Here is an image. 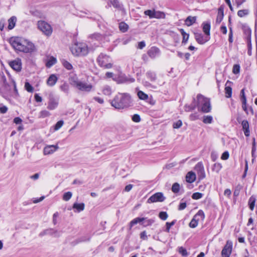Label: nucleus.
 I'll return each mask as SVG.
<instances>
[{
	"instance_id": "obj_1",
	"label": "nucleus",
	"mask_w": 257,
	"mask_h": 257,
	"mask_svg": "<svg viewBox=\"0 0 257 257\" xmlns=\"http://www.w3.org/2000/svg\"><path fill=\"white\" fill-rule=\"evenodd\" d=\"M9 42L17 52L29 53L36 49L35 45L31 41L23 37H12L9 39Z\"/></svg>"
},
{
	"instance_id": "obj_2",
	"label": "nucleus",
	"mask_w": 257,
	"mask_h": 257,
	"mask_svg": "<svg viewBox=\"0 0 257 257\" xmlns=\"http://www.w3.org/2000/svg\"><path fill=\"white\" fill-rule=\"evenodd\" d=\"M131 97L128 93H118L111 100L112 106L117 109H124L131 105Z\"/></svg>"
},
{
	"instance_id": "obj_3",
	"label": "nucleus",
	"mask_w": 257,
	"mask_h": 257,
	"mask_svg": "<svg viewBox=\"0 0 257 257\" xmlns=\"http://www.w3.org/2000/svg\"><path fill=\"white\" fill-rule=\"evenodd\" d=\"M70 84L82 91L89 92L92 88V85L80 80L76 76L69 78Z\"/></svg>"
},
{
	"instance_id": "obj_4",
	"label": "nucleus",
	"mask_w": 257,
	"mask_h": 257,
	"mask_svg": "<svg viewBox=\"0 0 257 257\" xmlns=\"http://www.w3.org/2000/svg\"><path fill=\"white\" fill-rule=\"evenodd\" d=\"M198 107L199 110L204 113H208L211 110V105L209 99L201 94L197 95Z\"/></svg>"
},
{
	"instance_id": "obj_5",
	"label": "nucleus",
	"mask_w": 257,
	"mask_h": 257,
	"mask_svg": "<svg viewBox=\"0 0 257 257\" xmlns=\"http://www.w3.org/2000/svg\"><path fill=\"white\" fill-rule=\"evenodd\" d=\"M70 49L72 53L75 56H85L88 53L87 46L83 43H75Z\"/></svg>"
},
{
	"instance_id": "obj_6",
	"label": "nucleus",
	"mask_w": 257,
	"mask_h": 257,
	"mask_svg": "<svg viewBox=\"0 0 257 257\" xmlns=\"http://www.w3.org/2000/svg\"><path fill=\"white\" fill-rule=\"evenodd\" d=\"M98 65L105 69H110L112 67L111 58L105 54H100L97 59Z\"/></svg>"
},
{
	"instance_id": "obj_7",
	"label": "nucleus",
	"mask_w": 257,
	"mask_h": 257,
	"mask_svg": "<svg viewBox=\"0 0 257 257\" xmlns=\"http://www.w3.org/2000/svg\"><path fill=\"white\" fill-rule=\"evenodd\" d=\"M38 29L46 36L51 35L53 29L51 26L44 21H39L37 24Z\"/></svg>"
},
{
	"instance_id": "obj_8",
	"label": "nucleus",
	"mask_w": 257,
	"mask_h": 257,
	"mask_svg": "<svg viewBox=\"0 0 257 257\" xmlns=\"http://www.w3.org/2000/svg\"><path fill=\"white\" fill-rule=\"evenodd\" d=\"M205 218V215L203 211L201 210L194 216L193 218L189 223V226L191 228H195L198 224V222L200 220L203 221Z\"/></svg>"
},
{
	"instance_id": "obj_9",
	"label": "nucleus",
	"mask_w": 257,
	"mask_h": 257,
	"mask_svg": "<svg viewBox=\"0 0 257 257\" xmlns=\"http://www.w3.org/2000/svg\"><path fill=\"white\" fill-rule=\"evenodd\" d=\"M232 250V242L227 240L221 251L222 257H230Z\"/></svg>"
},
{
	"instance_id": "obj_10",
	"label": "nucleus",
	"mask_w": 257,
	"mask_h": 257,
	"mask_svg": "<svg viewBox=\"0 0 257 257\" xmlns=\"http://www.w3.org/2000/svg\"><path fill=\"white\" fill-rule=\"evenodd\" d=\"M165 197L161 192H157L152 195L147 201L149 203L157 202H163L165 200Z\"/></svg>"
},
{
	"instance_id": "obj_11",
	"label": "nucleus",
	"mask_w": 257,
	"mask_h": 257,
	"mask_svg": "<svg viewBox=\"0 0 257 257\" xmlns=\"http://www.w3.org/2000/svg\"><path fill=\"white\" fill-rule=\"evenodd\" d=\"M9 65L14 70L20 72L22 69V61L20 58H17L13 61H10Z\"/></svg>"
},
{
	"instance_id": "obj_12",
	"label": "nucleus",
	"mask_w": 257,
	"mask_h": 257,
	"mask_svg": "<svg viewBox=\"0 0 257 257\" xmlns=\"http://www.w3.org/2000/svg\"><path fill=\"white\" fill-rule=\"evenodd\" d=\"M195 170L197 172L199 179L202 180L205 177V173L202 163H198L195 167Z\"/></svg>"
},
{
	"instance_id": "obj_13",
	"label": "nucleus",
	"mask_w": 257,
	"mask_h": 257,
	"mask_svg": "<svg viewBox=\"0 0 257 257\" xmlns=\"http://www.w3.org/2000/svg\"><path fill=\"white\" fill-rule=\"evenodd\" d=\"M59 149V147L56 145H47L45 146L43 150L44 155H49L52 154Z\"/></svg>"
},
{
	"instance_id": "obj_14",
	"label": "nucleus",
	"mask_w": 257,
	"mask_h": 257,
	"mask_svg": "<svg viewBox=\"0 0 257 257\" xmlns=\"http://www.w3.org/2000/svg\"><path fill=\"white\" fill-rule=\"evenodd\" d=\"M195 38L196 41L200 44H204L207 42L210 39L209 37H204L203 35L201 33H194Z\"/></svg>"
},
{
	"instance_id": "obj_15",
	"label": "nucleus",
	"mask_w": 257,
	"mask_h": 257,
	"mask_svg": "<svg viewBox=\"0 0 257 257\" xmlns=\"http://www.w3.org/2000/svg\"><path fill=\"white\" fill-rule=\"evenodd\" d=\"M160 54V51L156 47H151L148 51V55L152 59H155L159 56Z\"/></svg>"
},
{
	"instance_id": "obj_16",
	"label": "nucleus",
	"mask_w": 257,
	"mask_h": 257,
	"mask_svg": "<svg viewBox=\"0 0 257 257\" xmlns=\"http://www.w3.org/2000/svg\"><path fill=\"white\" fill-rule=\"evenodd\" d=\"M58 78L55 74H51L47 79V84L49 86H53L57 82Z\"/></svg>"
},
{
	"instance_id": "obj_17",
	"label": "nucleus",
	"mask_w": 257,
	"mask_h": 257,
	"mask_svg": "<svg viewBox=\"0 0 257 257\" xmlns=\"http://www.w3.org/2000/svg\"><path fill=\"white\" fill-rule=\"evenodd\" d=\"M58 105V100H56L53 98H51L49 101L47 108L50 110H53L55 109Z\"/></svg>"
},
{
	"instance_id": "obj_18",
	"label": "nucleus",
	"mask_w": 257,
	"mask_h": 257,
	"mask_svg": "<svg viewBox=\"0 0 257 257\" xmlns=\"http://www.w3.org/2000/svg\"><path fill=\"white\" fill-rule=\"evenodd\" d=\"M241 125L244 132V135L246 137L249 136V123L246 120H243L241 122Z\"/></svg>"
},
{
	"instance_id": "obj_19",
	"label": "nucleus",
	"mask_w": 257,
	"mask_h": 257,
	"mask_svg": "<svg viewBox=\"0 0 257 257\" xmlns=\"http://www.w3.org/2000/svg\"><path fill=\"white\" fill-rule=\"evenodd\" d=\"M196 174L192 171L189 172L186 176V180L187 182L191 183L196 180Z\"/></svg>"
},
{
	"instance_id": "obj_20",
	"label": "nucleus",
	"mask_w": 257,
	"mask_h": 257,
	"mask_svg": "<svg viewBox=\"0 0 257 257\" xmlns=\"http://www.w3.org/2000/svg\"><path fill=\"white\" fill-rule=\"evenodd\" d=\"M203 32L209 37L210 35V24L208 22H204L202 24Z\"/></svg>"
},
{
	"instance_id": "obj_21",
	"label": "nucleus",
	"mask_w": 257,
	"mask_h": 257,
	"mask_svg": "<svg viewBox=\"0 0 257 257\" xmlns=\"http://www.w3.org/2000/svg\"><path fill=\"white\" fill-rule=\"evenodd\" d=\"M43 234H50L54 235V236L56 237L60 236L59 232H58L57 230H54L52 229L46 230L43 233H41L40 234V235H41Z\"/></svg>"
},
{
	"instance_id": "obj_22",
	"label": "nucleus",
	"mask_w": 257,
	"mask_h": 257,
	"mask_svg": "<svg viewBox=\"0 0 257 257\" xmlns=\"http://www.w3.org/2000/svg\"><path fill=\"white\" fill-rule=\"evenodd\" d=\"M72 207L76 209L77 212H80L84 209L85 204L83 203H75L73 204Z\"/></svg>"
},
{
	"instance_id": "obj_23",
	"label": "nucleus",
	"mask_w": 257,
	"mask_h": 257,
	"mask_svg": "<svg viewBox=\"0 0 257 257\" xmlns=\"http://www.w3.org/2000/svg\"><path fill=\"white\" fill-rule=\"evenodd\" d=\"M16 21H17V18L15 16H13L9 19V20H8V22H9L8 29L9 30H12L15 27V26L16 25Z\"/></svg>"
},
{
	"instance_id": "obj_24",
	"label": "nucleus",
	"mask_w": 257,
	"mask_h": 257,
	"mask_svg": "<svg viewBox=\"0 0 257 257\" xmlns=\"http://www.w3.org/2000/svg\"><path fill=\"white\" fill-rule=\"evenodd\" d=\"M196 20V17L189 16L186 18V19L185 21V24L187 26H190L195 23Z\"/></svg>"
},
{
	"instance_id": "obj_25",
	"label": "nucleus",
	"mask_w": 257,
	"mask_h": 257,
	"mask_svg": "<svg viewBox=\"0 0 257 257\" xmlns=\"http://www.w3.org/2000/svg\"><path fill=\"white\" fill-rule=\"evenodd\" d=\"M145 219H146V218H144V217H143V218L137 217V218L134 219L133 220H132L131 221V222L130 223V228H131L134 225H135L138 223L142 222Z\"/></svg>"
},
{
	"instance_id": "obj_26",
	"label": "nucleus",
	"mask_w": 257,
	"mask_h": 257,
	"mask_svg": "<svg viewBox=\"0 0 257 257\" xmlns=\"http://www.w3.org/2000/svg\"><path fill=\"white\" fill-rule=\"evenodd\" d=\"M57 62V59L56 58L51 56L48 58L47 62H46V65L47 67L50 68Z\"/></svg>"
},
{
	"instance_id": "obj_27",
	"label": "nucleus",
	"mask_w": 257,
	"mask_h": 257,
	"mask_svg": "<svg viewBox=\"0 0 257 257\" xmlns=\"http://www.w3.org/2000/svg\"><path fill=\"white\" fill-rule=\"evenodd\" d=\"M102 92L104 95L109 96L112 93V90L110 86L105 85L102 88Z\"/></svg>"
},
{
	"instance_id": "obj_28",
	"label": "nucleus",
	"mask_w": 257,
	"mask_h": 257,
	"mask_svg": "<svg viewBox=\"0 0 257 257\" xmlns=\"http://www.w3.org/2000/svg\"><path fill=\"white\" fill-rule=\"evenodd\" d=\"M255 201L256 199L255 197L253 196H251L249 199L248 205L251 210H253L254 209Z\"/></svg>"
},
{
	"instance_id": "obj_29",
	"label": "nucleus",
	"mask_w": 257,
	"mask_h": 257,
	"mask_svg": "<svg viewBox=\"0 0 257 257\" xmlns=\"http://www.w3.org/2000/svg\"><path fill=\"white\" fill-rule=\"evenodd\" d=\"M212 121L213 117L211 115H204L202 118V121L205 124H210Z\"/></svg>"
},
{
	"instance_id": "obj_30",
	"label": "nucleus",
	"mask_w": 257,
	"mask_h": 257,
	"mask_svg": "<svg viewBox=\"0 0 257 257\" xmlns=\"http://www.w3.org/2000/svg\"><path fill=\"white\" fill-rule=\"evenodd\" d=\"M137 95L140 99L143 100H146L148 99V97H149L148 94H146L145 93H144L143 91H142L141 90H139L138 92Z\"/></svg>"
},
{
	"instance_id": "obj_31",
	"label": "nucleus",
	"mask_w": 257,
	"mask_h": 257,
	"mask_svg": "<svg viewBox=\"0 0 257 257\" xmlns=\"http://www.w3.org/2000/svg\"><path fill=\"white\" fill-rule=\"evenodd\" d=\"M223 18V11L221 9H219L218 15L216 20V22L219 24L222 20Z\"/></svg>"
},
{
	"instance_id": "obj_32",
	"label": "nucleus",
	"mask_w": 257,
	"mask_h": 257,
	"mask_svg": "<svg viewBox=\"0 0 257 257\" xmlns=\"http://www.w3.org/2000/svg\"><path fill=\"white\" fill-rule=\"evenodd\" d=\"M180 31L183 36L182 43H186L189 39V35L186 33L182 29H180Z\"/></svg>"
},
{
	"instance_id": "obj_33",
	"label": "nucleus",
	"mask_w": 257,
	"mask_h": 257,
	"mask_svg": "<svg viewBox=\"0 0 257 257\" xmlns=\"http://www.w3.org/2000/svg\"><path fill=\"white\" fill-rule=\"evenodd\" d=\"M119 29L122 32H125L128 29V26L124 22H121L119 24Z\"/></svg>"
},
{
	"instance_id": "obj_34",
	"label": "nucleus",
	"mask_w": 257,
	"mask_h": 257,
	"mask_svg": "<svg viewBox=\"0 0 257 257\" xmlns=\"http://www.w3.org/2000/svg\"><path fill=\"white\" fill-rule=\"evenodd\" d=\"M165 15L163 12L154 11L153 18L160 19L164 18Z\"/></svg>"
},
{
	"instance_id": "obj_35",
	"label": "nucleus",
	"mask_w": 257,
	"mask_h": 257,
	"mask_svg": "<svg viewBox=\"0 0 257 257\" xmlns=\"http://www.w3.org/2000/svg\"><path fill=\"white\" fill-rule=\"evenodd\" d=\"M249 14V11L247 9L241 10L238 11L237 15L240 18H242L248 15Z\"/></svg>"
},
{
	"instance_id": "obj_36",
	"label": "nucleus",
	"mask_w": 257,
	"mask_h": 257,
	"mask_svg": "<svg viewBox=\"0 0 257 257\" xmlns=\"http://www.w3.org/2000/svg\"><path fill=\"white\" fill-rule=\"evenodd\" d=\"M72 196V193L71 192L68 191L65 193L63 195V200L65 201H69Z\"/></svg>"
},
{
	"instance_id": "obj_37",
	"label": "nucleus",
	"mask_w": 257,
	"mask_h": 257,
	"mask_svg": "<svg viewBox=\"0 0 257 257\" xmlns=\"http://www.w3.org/2000/svg\"><path fill=\"white\" fill-rule=\"evenodd\" d=\"M148 78H149L151 81H154L156 80V76L155 73L153 72H148L146 74Z\"/></svg>"
},
{
	"instance_id": "obj_38",
	"label": "nucleus",
	"mask_w": 257,
	"mask_h": 257,
	"mask_svg": "<svg viewBox=\"0 0 257 257\" xmlns=\"http://www.w3.org/2000/svg\"><path fill=\"white\" fill-rule=\"evenodd\" d=\"M225 96L227 98H230L232 95V89L229 86H226L225 88Z\"/></svg>"
},
{
	"instance_id": "obj_39",
	"label": "nucleus",
	"mask_w": 257,
	"mask_h": 257,
	"mask_svg": "<svg viewBox=\"0 0 257 257\" xmlns=\"http://www.w3.org/2000/svg\"><path fill=\"white\" fill-rule=\"evenodd\" d=\"M62 64L63 66L67 70H71L73 68V66L68 61L63 60L62 61Z\"/></svg>"
},
{
	"instance_id": "obj_40",
	"label": "nucleus",
	"mask_w": 257,
	"mask_h": 257,
	"mask_svg": "<svg viewBox=\"0 0 257 257\" xmlns=\"http://www.w3.org/2000/svg\"><path fill=\"white\" fill-rule=\"evenodd\" d=\"M180 190V185L178 183L173 184L172 187V191L175 193L179 192Z\"/></svg>"
},
{
	"instance_id": "obj_41",
	"label": "nucleus",
	"mask_w": 257,
	"mask_h": 257,
	"mask_svg": "<svg viewBox=\"0 0 257 257\" xmlns=\"http://www.w3.org/2000/svg\"><path fill=\"white\" fill-rule=\"evenodd\" d=\"M60 89L65 93H68L69 90V87L67 83H64L60 87Z\"/></svg>"
},
{
	"instance_id": "obj_42",
	"label": "nucleus",
	"mask_w": 257,
	"mask_h": 257,
	"mask_svg": "<svg viewBox=\"0 0 257 257\" xmlns=\"http://www.w3.org/2000/svg\"><path fill=\"white\" fill-rule=\"evenodd\" d=\"M50 115V113L48 111L44 110L40 112L39 117L41 118H45L49 116Z\"/></svg>"
},
{
	"instance_id": "obj_43",
	"label": "nucleus",
	"mask_w": 257,
	"mask_h": 257,
	"mask_svg": "<svg viewBox=\"0 0 257 257\" xmlns=\"http://www.w3.org/2000/svg\"><path fill=\"white\" fill-rule=\"evenodd\" d=\"M25 88L26 90L29 92H32L34 90L33 86L28 82L25 83Z\"/></svg>"
},
{
	"instance_id": "obj_44",
	"label": "nucleus",
	"mask_w": 257,
	"mask_h": 257,
	"mask_svg": "<svg viewBox=\"0 0 257 257\" xmlns=\"http://www.w3.org/2000/svg\"><path fill=\"white\" fill-rule=\"evenodd\" d=\"M179 252L183 256H187L188 254L186 249L183 247L179 248Z\"/></svg>"
},
{
	"instance_id": "obj_45",
	"label": "nucleus",
	"mask_w": 257,
	"mask_h": 257,
	"mask_svg": "<svg viewBox=\"0 0 257 257\" xmlns=\"http://www.w3.org/2000/svg\"><path fill=\"white\" fill-rule=\"evenodd\" d=\"M202 196H203V194L202 193H199V192H196L192 194V198L193 199L197 200V199L201 198L202 197Z\"/></svg>"
},
{
	"instance_id": "obj_46",
	"label": "nucleus",
	"mask_w": 257,
	"mask_h": 257,
	"mask_svg": "<svg viewBox=\"0 0 257 257\" xmlns=\"http://www.w3.org/2000/svg\"><path fill=\"white\" fill-rule=\"evenodd\" d=\"M176 221L173 220L171 222H166V231L167 232H169L170 229L171 227L172 226L174 225Z\"/></svg>"
},
{
	"instance_id": "obj_47",
	"label": "nucleus",
	"mask_w": 257,
	"mask_h": 257,
	"mask_svg": "<svg viewBox=\"0 0 257 257\" xmlns=\"http://www.w3.org/2000/svg\"><path fill=\"white\" fill-rule=\"evenodd\" d=\"M240 71V66L238 64H235L233 65V69H232V72L235 74H237L239 73Z\"/></svg>"
},
{
	"instance_id": "obj_48",
	"label": "nucleus",
	"mask_w": 257,
	"mask_h": 257,
	"mask_svg": "<svg viewBox=\"0 0 257 257\" xmlns=\"http://www.w3.org/2000/svg\"><path fill=\"white\" fill-rule=\"evenodd\" d=\"M159 216V217L163 220H166L168 217V215L167 212H164V211H162V212H160Z\"/></svg>"
},
{
	"instance_id": "obj_49",
	"label": "nucleus",
	"mask_w": 257,
	"mask_h": 257,
	"mask_svg": "<svg viewBox=\"0 0 257 257\" xmlns=\"http://www.w3.org/2000/svg\"><path fill=\"white\" fill-rule=\"evenodd\" d=\"M64 122L63 120L58 121L55 125L54 130L57 131L60 129L63 125Z\"/></svg>"
},
{
	"instance_id": "obj_50",
	"label": "nucleus",
	"mask_w": 257,
	"mask_h": 257,
	"mask_svg": "<svg viewBox=\"0 0 257 257\" xmlns=\"http://www.w3.org/2000/svg\"><path fill=\"white\" fill-rule=\"evenodd\" d=\"M154 11L155 10H147L145 11L144 14L150 17V18L152 19L154 17Z\"/></svg>"
},
{
	"instance_id": "obj_51",
	"label": "nucleus",
	"mask_w": 257,
	"mask_h": 257,
	"mask_svg": "<svg viewBox=\"0 0 257 257\" xmlns=\"http://www.w3.org/2000/svg\"><path fill=\"white\" fill-rule=\"evenodd\" d=\"M182 125V122L179 120L173 123V126L174 128H179Z\"/></svg>"
},
{
	"instance_id": "obj_52",
	"label": "nucleus",
	"mask_w": 257,
	"mask_h": 257,
	"mask_svg": "<svg viewBox=\"0 0 257 257\" xmlns=\"http://www.w3.org/2000/svg\"><path fill=\"white\" fill-rule=\"evenodd\" d=\"M240 99L242 102L244 103L246 101V98L245 95L244 89H242L240 92Z\"/></svg>"
},
{
	"instance_id": "obj_53",
	"label": "nucleus",
	"mask_w": 257,
	"mask_h": 257,
	"mask_svg": "<svg viewBox=\"0 0 257 257\" xmlns=\"http://www.w3.org/2000/svg\"><path fill=\"white\" fill-rule=\"evenodd\" d=\"M154 222V220L152 219H147L145 221H144V222H142V224L144 225V226H148V225H151L152 224H153Z\"/></svg>"
},
{
	"instance_id": "obj_54",
	"label": "nucleus",
	"mask_w": 257,
	"mask_h": 257,
	"mask_svg": "<svg viewBox=\"0 0 257 257\" xmlns=\"http://www.w3.org/2000/svg\"><path fill=\"white\" fill-rule=\"evenodd\" d=\"M229 156V153L227 151H225L222 154L221 159L223 160H226L228 159Z\"/></svg>"
},
{
	"instance_id": "obj_55",
	"label": "nucleus",
	"mask_w": 257,
	"mask_h": 257,
	"mask_svg": "<svg viewBox=\"0 0 257 257\" xmlns=\"http://www.w3.org/2000/svg\"><path fill=\"white\" fill-rule=\"evenodd\" d=\"M132 120L136 122H139L141 121V118L139 115L134 114L132 117Z\"/></svg>"
},
{
	"instance_id": "obj_56",
	"label": "nucleus",
	"mask_w": 257,
	"mask_h": 257,
	"mask_svg": "<svg viewBox=\"0 0 257 257\" xmlns=\"http://www.w3.org/2000/svg\"><path fill=\"white\" fill-rule=\"evenodd\" d=\"M109 2L115 8H118L119 6L117 0H109Z\"/></svg>"
},
{
	"instance_id": "obj_57",
	"label": "nucleus",
	"mask_w": 257,
	"mask_h": 257,
	"mask_svg": "<svg viewBox=\"0 0 257 257\" xmlns=\"http://www.w3.org/2000/svg\"><path fill=\"white\" fill-rule=\"evenodd\" d=\"M222 168V166L220 164L216 163L214 165L213 170H215L216 172H219Z\"/></svg>"
},
{
	"instance_id": "obj_58",
	"label": "nucleus",
	"mask_w": 257,
	"mask_h": 257,
	"mask_svg": "<svg viewBox=\"0 0 257 257\" xmlns=\"http://www.w3.org/2000/svg\"><path fill=\"white\" fill-rule=\"evenodd\" d=\"M231 191L229 189H226L224 190V195L226 196L228 198L230 197Z\"/></svg>"
},
{
	"instance_id": "obj_59",
	"label": "nucleus",
	"mask_w": 257,
	"mask_h": 257,
	"mask_svg": "<svg viewBox=\"0 0 257 257\" xmlns=\"http://www.w3.org/2000/svg\"><path fill=\"white\" fill-rule=\"evenodd\" d=\"M229 42L230 43H232L233 42V33H232V28H229V39H228Z\"/></svg>"
},
{
	"instance_id": "obj_60",
	"label": "nucleus",
	"mask_w": 257,
	"mask_h": 257,
	"mask_svg": "<svg viewBox=\"0 0 257 257\" xmlns=\"http://www.w3.org/2000/svg\"><path fill=\"white\" fill-rule=\"evenodd\" d=\"M146 46V44L144 41L140 42L138 43V48L140 49H143Z\"/></svg>"
},
{
	"instance_id": "obj_61",
	"label": "nucleus",
	"mask_w": 257,
	"mask_h": 257,
	"mask_svg": "<svg viewBox=\"0 0 257 257\" xmlns=\"http://www.w3.org/2000/svg\"><path fill=\"white\" fill-rule=\"evenodd\" d=\"M34 97H35V99L36 101L38 102H42V98L40 96H39V95L38 94H37V93L35 94Z\"/></svg>"
},
{
	"instance_id": "obj_62",
	"label": "nucleus",
	"mask_w": 257,
	"mask_h": 257,
	"mask_svg": "<svg viewBox=\"0 0 257 257\" xmlns=\"http://www.w3.org/2000/svg\"><path fill=\"white\" fill-rule=\"evenodd\" d=\"M45 198V196H42L39 199H37V198H34L33 200V202L34 203H37L38 202H40L41 201H42V200H43V199Z\"/></svg>"
},
{
	"instance_id": "obj_63",
	"label": "nucleus",
	"mask_w": 257,
	"mask_h": 257,
	"mask_svg": "<svg viewBox=\"0 0 257 257\" xmlns=\"http://www.w3.org/2000/svg\"><path fill=\"white\" fill-rule=\"evenodd\" d=\"M59 214L58 212H55L53 216V221L54 224H56L57 223V218Z\"/></svg>"
},
{
	"instance_id": "obj_64",
	"label": "nucleus",
	"mask_w": 257,
	"mask_h": 257,
	"mask_svg": "<svg viewBox=\"0 0 257 257\" xmlns=\"http://www.w3.org/2000/svg\"><path fill=\"white\" fill-rule=\"evenodd\" d=\"M140 237L144 240L147 239V236L146 231H143L141 233Z\"/></svg>"
}]
</instances>
